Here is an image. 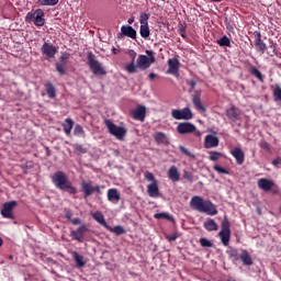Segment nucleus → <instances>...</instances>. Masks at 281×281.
<instances>
[{
  "label": "nucleus",
  "instance_id": "864d4df0",
  "mask_svg": "<svg viewBox=\"0 0 281 281\" xmlns=\"http://www.w3.org/2000/svg\"><path fill=\"white\" fill-rule=\"evenodd\" d=\"M259 146L260 148H263V150H271V147L269 146V143H267V140H261Z\"/></svg>",
  "mask_w": 281,
  "mask_h": 281
},
{
  "label": "nucleus",
  "instance_id": "9d476101",
  "mask_svg": "<svg viewBox=\"0 0 281 281\" xmlns=\"http://www.w3.org/2000/svg\"><path fill=\"white\" fill-rule=\"evenodd\" d=\"M86 232H89V227L82 224L76 231L70 232V236L72 240H77V243H83Z\"/></svg>",
  "mask_w": 281,
  "mask_h": 281
},
{
  "label": "nucleus",
  "instance_id": "7c9ffc66",
  "mask_svg": "<svg viewBox=\"0 0 281 281\" xmlns=\"http://www.w3.org/2000/svg\"><path fill=\"white\" fill-rule=\"evenodd\" d=\"M204 228L207 232H218V224L213 218H207V221L204 223Z\"/></svg>",
  "mask_w": 281,
  "mask_h": 281
},
{
  "label": "nucleus",
  "instance_id": "0eeeda50",
  "mask_svg": "<svg viewBox=\"0 0 281 281\" xmlns=\"http://www.w3.org/2000/svg\"><path fill=\"white\" fill-rule=\"evenodd\" d=\"M16 205V201L5 202L0 211V214L3 218H9L10 221H14V207Z\"/></svg>",
  "mask_w": 281,
  "mask_h": 281
},
{
  "label": "nucleus",
  "instance_id": "f3484780",
  "mask_svg": "<svg viewBox=\"0 0 281 281\" xmlns=\"http://www.w3.org/2000/svg\"><path fill=\"white\" fill-rule=\"evenodd\" d=\"M255 47L257 52H260L261 54H265L267 52V44L262 42V34L260 32H255Z\"/></svg>",
  "mask_w": 281,
  "mask_h": 281
},
{
  "label": "nucleus",
  "instance_id": "e2e57ef3",
  "mask_svg": "<svg viewBox=\"0 0 281 281\" xmlns=\"http://www.w3.org/2000/svg\"><path fill=\"white\" fill-rule=\"evenodd\" d=\"M280 164H281V158L280 157L272 160V166H280Z\"/></svg>",
  "mask_w": 281,
  "mask_h": 281
},
{
  "label": "nucleus",
  "instance_id": "09e8293b",
  "mask_svg": "<svg viewBox=\"0 0 281 281\" xmlns=\"http://www.w3.org/2000/svg\"><path fill=\"white\" fill-rule=\"evenodd\" d=\"M201 247H212V241H210L207 238L203 237L200 239Z\"/></svg>",
  "mask_w": 281,
  "mask_h": 281
},
{
  "label": "nucleus",
  "instance_id": "a18cd8bd",
  "mask_svg": "<svg viewBox=\"0 0 281 281\" xmlns=\"http://www.w3.org/2000/svg\"><path fill=\"white\" fill-rule=\"evenodd\" d=\"M56 71L59 72V76H65V74H67V70L65 69V64L57 63Z\"/></svg>",
  "mask_w": 281,
  "mask_h": 281
},
{
  "label": "nucleus",
  "instance_id": "1a4fd4ad",
  "mask_svg": "<svg viewBox=\"0 0 281 281\" xmlns=\"http://www.w3.org/2000/svg\"><path fill=\"white\" fill-rule=\"evenodd\" d=\"M124 36L132 38V41H137V31L131 25H123L117 34V38H124Z\"/></svg>",
  "mask_w": 281,
  "mask_h": 281
},
{
  "label": "nucleus",
  "instance_id": "c85d7f7f",
  "mask_svg": "<svg viewBox=\"0 0 281 281\" xmlns=\"http://www.w3.org/2000/svg\"><path fill=\"white\" fill-rule=\"evenodd\" d=\"M63 128H64V133L65 135L69 136L71 135V131L74 128V120L71 119H66L64 121V123L61 124Z\"/></svg>",
  "mask_w": 281,
  "mask_h": 281
},
{
  "label": "nucleus",
  "instance_id": "5fc2aeb1",
  "mask_svg": "<svg viewBox=\"0 0 281 281\" xmlns=\"http://www.w3.org/2000/svg\"><path fill=\"white\" fill-rule=\"evenodd\" d=\"M68 58H69V53H64L60 56V60H61L63 65H66Z\"/></svg>",
  "mask_w": 281,
  "mask_h": 281
},
{
  "label": "nucleus",
  "instance_id": "6e6552de",
  "mask_svg": "<svg viewBox=\"0 0 281 281\" xmlns=\"http://www.w3.org/2000/svg\"><path fill=\"white\" fill-rule=\"evenodd\" d=\"M171 116L173 120H192L194 114H192V110H190V108H183L182 110L173 109L171 111Z\"/></svg>",
  "mask_w": 281,
  "mask_h": 281
},
{
  "label": "nucleus",
  "instance_id": "c756f323",
  "mask_svg": "<svg viewBox=\"0 0 281 281\" xmlns=\"http://www.w3.org/2000/svg\"><path fill=\"white\" fill-rule=\"evenodd\" d=\"M45 89L48 98L54 100V98H56V87H54V83H52V81H46Z\"/></svg>",
  "mask_w": 281,
  "mask_h": 281
},
{
  "label": "nucleus",
  "instance_id": "393cba45",
  "mask_svg": "<svg viewBox=\"0 0 281 281\" xmlns=\"http://www.w3.org/2000/svg\"><path fill=\"white\" fill-rule=\"evenodd\" d=\"M239 259L241 260L243 265L245 267H251L254 265V259L251 258V255H249V251L243 250L239 255Z\"/></svg>",
  "mask_w": 281,
  "mask_h": 281
},
{
  "label": "nucleus",
  "instance_id": "4be33fe9",
  "mask_svg": "<svg viewBox=\"0 0 281 281\" xmlns=\"http://www.w3.org/2000/svg\"><path fill=\"white\" fill-rule=\"evenodd\" d=\"M218 144V137L214 135H206L204 138V148H216Z\"/></svg>",
  "mask_w": 281,
  "mask_h": 281
},
{
  "label": "nucleus",
  "instance_id": "f8f14e48",
  "mask_svg": "<svg viewBox=\"0 0 281 281\" xmlns=\"http://www.w3.org/2000/svg\"><path fill=\"white\" fill-rule=\"evenodd\" d=\"M196 131V126L190 122L179 123L177 126V132L180 135H190V133H194Z\"/></svg>",
  "mask_w": 281,
  "mask_h": 281
},
{
  "label": "nucleus",
  "instance_id": "6ab92c4d",
  "mask_svg": "<svg viewBox=\"0 0 281 281\" xmlns=\"http://www.w3.org/2000/svg\"><path fill=\"white\" fill-rule=\"evenodd\" d=\"M231 155L234 156L235 161L238 166H243L245 164V151L240 149V147H235L231 150Z\"/></svg>",
  "mask_w": 281,
  "mask_h": 281
},
{
  "label": "nucleus",
  "instance_id": "58836bf2",
  "mask_svg": "<svg viewBox=\"0 0 281 281\" xmlns=\"http://www.w3.org/2000/svg\"><path fill=\"white\" fill-rule=\"evenodd\" d=\"M125 71L127 74H137V66L135 65V61H131L130 64H126L124 66Z\"/></svg>",
  "mask_w": 281,
  "mask_h": 281
},
{
  "label": "nucleus",
  "instance_id": "a878e982",
  "mask_svg": "<svg viewBox=\"0 0 281 281\" xmlns=\"http://www.w3.org/2000/svg\"><path fill=\"white\" fill-rule=\"evenodd\" d=\"M154 139L156 143L164 146H168L170 144V142L168 140V136L164 132H157L154 135Z\"/></svg>",
  "mask_w": 281,
  "mask_h": 281
},
{
  "label": "nucleus",
  "instance_id": "052dcab7",
  "mask_svg": "<svg viewBox=\"0 0 281 281\" xmlns=\"http://www.w3.org/2000/svg\"><path fill=\"white\" fill-rule=\"evenodd\" d=\"M167 240H169V243H172V241L177 240V234L168 235Z\"/></svg>",
  "mask_w": 281,
  "mask_h": 281
},
{
  "label": "nucleus",
  "instance_id": "f257e3e1",
  "mask_svg": "<svg viewBox=\"0 0 281 281\" xmlns=\"http://www.w3.org/2000/svg\"><path fill=\"white\" fill-rule=\"evenodd\" d=\"M190 207L195 210V212H200V214H207V216H216L218 214L216 204H213L210 200H204L200 195L191 198Z\"/></svg>",
  "mask_w": 281,
  "mask_h": 281
},
{
  "label": "nucleus",
  "instance_id": "4d7b16f0",
  "mask_svg": "<svg viewBox=\"0 0 281 281\" xmlns=\"http://www.w3.org/2000/svg\"><path fill=\"white\" fill-rule=\"evenodd\" d=\"M72 216H74V213H71L70 210L65 211V218H67V221H71Z\"/></svg>",
  "mask_w": 281,
  "mask_h": 281
},
{
  "label": "nucleus",
  "instance_id": "de8ad7c7",
  "mask_svg": "<svg viewBox=\"0 0 281 281\" xmlns=\"http://www.w3.org/2000/svg\"><path fill=\"white\" fill-rule=\"evenodd\" d=\"M144 177H145L146 181H151V183H155V181H157V179L155 178V175H153V172H150V171H146L144 173Z\"/></svg>",
  "mask_w": 281,
  "mask_h": 281
},
{
  "label": "nucleus",
  "instance_id": "f03ea898",
  "mask_svg": "<svg viewBox=\"0 0 281 281\" xmlns=\"http://www.w3.org/2000/svg\"><path fill=\"white\" fill-rule=\"evenodd\" d=\"M52 182L57 190L68 192L69 194H78V189L71 184L65 171H56L52 177Z\"/></svg>",
  "mask_w": 281,
  "mask_h": 281
},
{
  "label": "nucleus",
  "instance_id": "2eb2a0df",
  "mask_svg": "<svg viewBox=\"0 0 281 281\" xmlns=\"http://www.w3.org/2000/svg\"><path fill=\"white\" fill-rule=\"evenodd\" d=\"M257 186L259 190H263V192H270V190H273V188H276V182L267 178H260L257 181Z\"/></svg>",
  "mask_w": 281,
  "mask_h": 281
},
{
  "label": "nucleus",
  "instance_id": "5701e85b",
  "mask_svg": "<svg viewBox=\"0 0 281 281\" xmlns=\"http://www.w3.org/2000/svg\"><path fill=\"white\" fill-rule=\"evenodd\" d=\"M168 70L167 74H172V76H177L179 74V59H169L168 60Z\"/></svg>",
  "mask_w": 281,
  "mask_h": 281
},
{
  "label": "nucleus",
  "instance_id": "49530a36",
  "mask_svg": "<svg viewBox=\"0 0 281 281\" xmlns=\"http://www.w3.org/2000/svg\"><path fill=\"white\" fill-rule=\"evenodd\" d=\"M213 169L215 170V172H218L220 175H229V170L221 167L220 165H215Z\"/></svg>",
  "mask_w": 281,
  "mask_h": 281
},
{
  "label": "nucleus",
  "instance_id": "79ce46f5",
  "mask_svg": "<svg viewBox=\"0 0 281 281\" xmlns=\"http://www.w3.org/2000/svg\"><path fill=\"white\" fill-rule=\"evenodd\" d=\"M38 5H58V0H38Z\"/></svg>",
  "mask_w": 281,
  "mask_h": 281
},
{
  "label": "nucleus",
  "instance_id": "9b49d317",
  "mask_svg": "<svg viewBox=\"0 0 281 281\" xmlns=\"http://www.w3.org/2000/svg\"><path fill=\"white\" fill-rule=\"evenodd\" d=\"M41 52L46 58H54L56 54H58V47L54 46L52 43L45 42L41 47Z\"/></svg>",
  "mask_w": 281,
  "mask_h": 281
},
{
  "label": "nucleus",
  "instance_id": "13d9d810",
  "mask_svg": "<svg viewBox=\"0 0 281 281\" xmlns=\"http://www.w3.org/2000/svg\"><path fill=\"white\" fill-rule=\"evenodd\" d=\"M128 56H131L132 63H135V58H136V56H137V53H135V50L131 49V50L128 52Z\"/></svg>",
  "mask_w": 281,
  "mask_h": 281
},
{
  "label": "nucleus",
  "instance_id": "bf43d9fd",
  "mask_svg": "<svg viewBox=\"0 0 281 281\" xmlns=\"http://www.w3.org/2000/svg\"><path fill=\"white\" fill-rule=\"evenodd\" d=\"M102 190H104V186H94V192H97V194H102Z\"/></svg>",
  "mask_w": 281,
  "mask_h": 281
},
{
  "label": "nucleus",
  "instance_id": "a19ab883",
  "mask_svg": "<svg viewBox=\"0 0 281 281\" xmlns=\"http://www.w3.org/2000/svg\"><path fill=\"white\" fill-rule=\"evenodd\" d=\"M148 19H150V14L149 13H140L139 15V23L140 25H148Z\"/></svg>",
  "mask_w": 281,
  "mask_h": 281
},
{
  "label": "nucleus",
  "instance_id": "412c9836",
  "mask_svg": "<svg viewBox=\"0 0 281 281\" xmlns=\"http://www.w3.org/2000/svg\"><path fill=\"white\" fill-rule=\"evenodd\" d=\"M81 191L83 192V198L87 199V198L91 196V194H93V192H95V187H93L91 184V181H89V182L82 181L81 182Z\"/></svg>",
  "mask_w": 281,
  "mask_h": 281
},
{
  "label": "nucleus",
  "instance_id": "680f3d73",
  "mask_svg": "<svg viewBox=\"0 0 281 281\" xmlns=\"http://www.w3.org/2000/svg\"><path fill=\"white\" fill-rule=\"evenodd\" d=\"M70 222L72 223V225H81L82 224V221L80 218H74V220H70Z\"/></svg>",
  "mask_w": 281,
  "mask_h": 281
},
{
  "label": "nucleus",
  "instance_id": "69168bd1",
  "mask_svg": "<svg viewBox=\"0 0 281 281\" xmlns=\"http://www.w3.org/2000/svg\"><path fill=\"white\" fill-rule=\"evenodd\" d=\"M148 78H149V80H155V78H157V75L155 72H150L148 75Z\"/></svg>",
  "mask_w": 281,
  "mask_h": 281
},
{
  "label": "nucleus",
  "instance_id": "aec40b11",
  "mask_svg": "<svg viewBox=\"0 0 281 281\" xmlns=\"http://www.w3.org/2000/svg\"><path fill=\"white\" fill-rule=\"evenodd\" d=\"M147 194L151 199H157L159 196V182L154 181L147 186Z\"/></svg>",
  "mask_w": 281,
  "mask_h": 281
},
{
  "label": "nucleus",
  "instance_id": "3c124183",
  "mask_svg": "<svg viewBox=\"0 0 281 281\" xmlns=\"http://www.w3.org/2000/svg\"><path fill=\"white\" fill-rule=\"evenodd\" d=\"M179 150H181L183 155H187V157H191V159H194V154H191L190 150H188L186 147L180 146Z\"/></svg>",
  "mask_w": 281,
  "mask_h": 281
},
{
  "label": "nucleus",
  "instance_id": "603ef678",
  "mask_svg": "<svg viewBox=\"0 0 281 281\" xmlns=\"http://www.w3.org/2000/svg\"><path fill=\"white\" fill-rule=\"evenodd\" d=\"M74 149H75L77 153H81V154L87 153V150L85 149V147H82V145H80V144H75V145H74Z\"/></svg>",
  "mask_w": 281,
  "mask_h": 281
},
{
  "label": "nucleus",
  "instance_id": "473e14b6",
  "mask_svg": "<svg viewBox=\"0 0 281 281\" xmlns=\"http://www.w3.org/2000/svg\"><path fill=\"white\" fill-rule=\"evenodd\" d=\"M139 34L142 38L148 41V37L150 36V27L148 25H140Z\"/></svg>",
  "mask_w": 281,
  "mask_h": 281
},
{
  "label": "nucleus",
  "instance_id": "6e6d98bb",
  "mask_svg": "<svg viewBox=\"0 0 281 281\" xmlns=\"http://www.w3.org/2000/svg\"><path fill=\"white\" fill-rule=\"evenodd\" d=\"M183 179H187V181H192L193 176L191 172L184 171Z\"/></svg>",
  "mask_w": 281,
  "mask_h": 281
},
{
  "label": "nucleus",
  "instance_id": "4c0bfd02",
  "mask_svg": "<svg viewBox=\"0 0 281 281\" xmlns=\"http://www.w3.org/2000/svg\"><path fill=\"white\" fill-rule=\"evenodd\" d=\"M251 76H255V78L259 79L260 82H265V78L262 77V72L258 70L255 66L250 68Z\"/></svg>",
  "mask_w": 281,
  "mask_h": 281
},
{
  "label": "nucleus",
  "instance_id": "f704fd0d",
  "mask_svg": "<svg viewBox=\"0 0 281 281\" xmlns=\"http://www.w3.org/2000/svg\"><path fill=\"white\" fill-rule=\"evenodd\" d=\"M106 229L111 231L112 234H115L116 236H122V234H126V229H124L120 225L114 226V227L108 226Z\"/></svg>",
  "mask_w": 281,
  "mask_h": 281
},
{
  "label": "nucleus",
  "instance_id": "338daca9",
  "mask_svg": "<svg viewBox=\"0 0 281 281\" xmlns=\"http://www.w3.org/2000/svg\"><path fill=\"white\" fill-rule=\"evenodd\" d=\"M127 23H128V25H133V23H135V18H134V16H131V18L127 20Z\"/></svg>",
  "mask_w": 281,
  "mask_h": 281
},
{
  "label": "nucleus",
  "instance_id": "8fccbe9b",
  "mask_svg": "<svg viewBox=\"0 0 281 281\" xmlns=\"http://www.w3.org/2000/svg\"><path fill=\"white\" fill-rule=\"evenodd\" d=\"M187 85L190 87L189 88V93H192L194 89L196 88V81L195 80H187Z\"/></svg>",
  "mask_w": 281,
  "mask_h": 281
},
{
  "label": "nucleus",
  "instance_id": "774afa93",
  "mask_svg": "<svg viewBox=\"0 0 281 281\" xmlns=\"http://www.w3.org/2000/svg\"><path fill=\"white\" fill-rule=\"evenodd\" d=\"M193 133H194L195 137H201V132L195 130Z\"/></svg>",
  "mask_w": 281,
  "mask_h": 281
},
{
  "label": "nucleus",
  "instance_id": "bb28decb",
  "mask_svg": "<svg viewBox=\"0 0 281 281\" xmlns=\"http://www.w3.org/2000/svg\"><path fill=\"white\" fill-rule=\"evenodd\" d=\"M120 199H122V195H120V192L117 189H109L108 190V200L112 203H120Z\"/></svg>",
  "mask_w": 281,
  "mask_h": 281
},
{
  "label": "nucleus",
  "instance_id": "2f4dec72",
  "mask_svg": "<svg viewBox=\"0 0 281 281\" xmlns=\"http://www.w3.org/2000/svg\"><path fill=\"white\" fill-rule=\"evenodd\" d=\"M92 218L99 223V225H102L103 227H109V224H106V221L104 220V215L102 212H95L92 214Z\"/></svg>",
  "mask_w": 281,
  "mask_h": 281
},
{
  "label": "nucleus",
  "instance_id": "423d86ee",
  "mask_svg": "<svg viewBox=\"0 0 281 281\" xmlns=\"http://www.w3.org/2000/svg\"><path fill=\"white\" fill-rule=\"evenodd\" d=\"M45 11H43L42 9H37L34 12H29L25 16V22L26 23H32V21L34 22V25H36L37 27H43V25H45Z\"/></svg>",
  "mask_w": 281,
  "mask_h": 281
},
{
  "label": "nucleus",
  "instance_id": "ea45409f",
  "mask_svg": "<svg viewBox=\"0 0 281 281\" xmlns=\"http://www.w3.org/2000/svg\"><path fill=\"white\" fill-rule=\"evenodd\" d=\"M228 258H233L234 260H238L240 257H238V249L236 248H229L226 251Z\"/></svg>",
  "mask_w": 281,
  "mask_h": 281
},
{
  "label": "nucleus",
  "instance_id": "cd10ccee",
  "mask_svg": "<svg viewBox=\"0 0 281 281\" xmlns=\"http://www.w3.org/2000/svg\"><path fill=\"white\" fill-rule=\"evenodd\" d=\"M71 256L76 262V267H78V269H82V267H85V265H87V262H85V257L82 255H79L78 251H72Z\"/></svg>",
  "mask_w": 281,
  "mask_h": 281
},
{
  "label": "nucleus",
  "instance_id": "ddd939ff",
  "mask_svg": "<svg viewBox=\"0 0 281 281\" xmlns=\"http://www.w3.org/2000/svg\"><path fill=\"white\" fill-rule=\"evenodd\" d=\"M136 63L138 69H148L155 63V56L139 55Z\"/></svg>",
  "mask_w": 281,
  "mask_h": 281
},
{
  "label": "nucleus",
  "instance_id": "0e129e2a",
  "mask_svg": "<svg viewBox=\"0 0 281 281\" xmlns=\"http://www.w3.org/2000/svg\"><path fill=\"white\" fill-rule=\"evenodd\" d=\"M179 32H180V36H181L182 38H186V36H187V34H186V27H180V29H179Z\"/></svg>",
  "mask_w": 281,
  "mask_h": 281
},
{
  "label": "nucleus",
  "instance_id": "c03bdc74",
  "mask_svg": "<svg viewBox=\"0 0 281 281\" xmlns=\"http://www.w3.org/2000/svg\"><path fill=\"white\" fill-rule=\"evenodd\" d=\"M273 98L276 102H281V88L280 86H277L273 90Z\"/></svg>",
  "mask_w": 281,
  "mask_h": 281
},
{
  "label": "nucleus",
  "instance_id": "7ed1b4c3",
  "mask_svg": "<svg viewBox=\"0 0 281 281\" xmlns=\"http://www.w3.org/2000/svg\"><path fill=\"white\" fill-rule=\"evenodd\" d=\"M104 124L110 135H113V137L117 138L119 142H124V138L126 137V133H128L126 127L115 125V123H113V121L110 119H105Z\"/></svg>",
  "mask_w": 281,
  "mask_h": 281
},
{
  "label": "nucleus",
  "instance_id": "4468645a",
  "mask_svg": "<svg viewBox=\"0 0 281 281\" xmlns=\"http://www.w3.org/2000/svg\"><path fill=\"white\" fill-rule=\"evenodd\" d=\"M130 115L133 117V120L144 122V120H146V108L144 105H137L136 109L130 112Z\"/></svg>",
  "mask_w": 281,
  "mask_h": 281
},
{
  "label": "nucleus",
  "instance_id": "b1692460",
  "mask_svg": "<svg viewBox=\"0 0 281 281\" xmlns=\"http://www.w3.org/2000/svg\"><path fill=\"white\" fill-rule=\"evenodd\" d=\"M170 181L177 182L181 179V173H179V169H177V166H171L167 172Z\"/></svg>",
  "mask_w": 281,
  "mask_h": 281
},
{
  "label": "nucleus",
  "instance_id": "72a5a7b5",
  "mask_svg": "<svg viewBox=\"0 0 281 281\" xmlns=\"http://www.w3.org/2000/svg\"><path fill=\"white\" fill-rule=\"evenodd\" d=\"M217 45H220V47H229L232 45V41L229 40V37H227V35L222 36L220 40L216 41Z\"/></svg>",
  "mask_w": 281,
  "mask_h": 281
},
{
  "label": "nucleus",
  "instance_id": "a211bd4d",
  "mask_svg": "<svg viewBox=\"0 0 281 281\" xmlns=\"http://www.w3.org/2000/svg\"><path fill=\"white\" fill-rule=\"evenodd\" d=\"M226 117H228L231 122H238V120H240V110L232 105L229 109H226Z\"/></svg>",
  "mask_w": 281,
  "mask_h": 281
},
{
  "label": "nucleus",
  "instance_id": "39448f33",
  "mask_svg": "<svg viewBox=\"0 0 281 281\" xmlns=\"http://www.w3.org/2000/svg\"><path fill=\"white\" fill-rule=\"evenodd\" d=\"M88 67L94 76H106V70L102 63L95 59V55L91 52L87 54Z\"/></svg>",
  "mask_w": 281,
  "mask_h": 281
},
{
  "label": "nucleus",
  "instance_id": "37998d69",
  "mask_svg": "<svg viewBox=\"0 0 281 281\" xmlns=\"http://www.w3.org/2000/svg\"><path fill=\"white\" fill-rule=\"evenodd\" d=\"M223 155L218 151H210L209 159L210 161H218Z\"/></svg>",
  "mask_w": 281,
  "mask_h": 281
},
{
  "label": "nucleus",
  "instance_id": "e433bc0d",
  "mask_svg": "<svg viewBox=\"0 0 281 281\" xmlns=\"http://www.w3.org/2000/svg\"><path fill=\"white\" fill-rule=\"evenodd\" d=\"M154 218L175 222V217H172V215H170L168 213H156V214H154Z\"/></svg>",
  "mask_w": 281,
  "mask_h": 281
},
{
  "label": "nucleus",
  "instance_id": "dca6fc26",
  "mask_svg": "<svg viewBox=\"0 0 281 281\" xmlns=\"http://www.w3.org/2000/svg\"><path fill=\"white\" fill-rule=\"evenodd\" d=\"M191 100L196 111H200V113H205V111H207V109L203 105V102L201 101V91H195L191 95Z\"/></svg>",
  "mask_w": 281,
  "mask_h": 281
},
{
  "label": "nucleus",
  "instance_id": "20e7f679",
  "mask_svg": "<svg viewBox=\"0 0 281 281\" xmlns=\"http://www.w3.org/2000/svg\"><path fill=\"white\" fill-rule=\"evenodd\" d=\"M232 225L229 224V220L227 218V216H224L222 223H221V231L218 233L222 245H224V247H228L229 246V240L232 238Z\"/></svg>",
  "mask_w": 281,
  "mask_h": 281
},
{
  "label": "nucleus",
  "instance_id": "c9c22d12",
  "mask_svg": "<svg viewBox=\"0 0 281 281\" xmlns=\"http://www.w3.org/2000/svg\"><path fill=\"white\" fill-rule=\"evenodd\" d=\"M75 137H86L85 128L80 124H76L74 127Z\"/></svg>",
  "mask_w": 281,
  "mask_h": 281
}]
</instances>
